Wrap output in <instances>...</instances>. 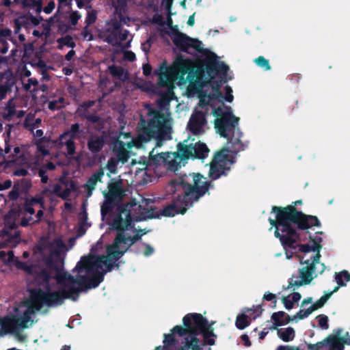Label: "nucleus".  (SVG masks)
I'll return each instance as SVG.
<instances>
[{
  "mask_svg": "<svg viewBox=\"0 0 350 350\" xmlns=\"http://www.w3.org/2000/svg\"><path fill=\"white\" fill-rule=\"evenodd\" d=\"M85 131L81 129L79 123L71 124L69 129L66 130L59 136L61 145H64L66 150V156L72 157L76 153V144L75 139H80L85 137Z\"/></svg>",
  "mask_w": 350,
  "mask_h": 350,
  "instance_id": "obj_11",
  "label": "nucleus"
},
{
  "mask_svg": "<svg viewBox=\"0 0 350 350\" xmlns=\"http://www.w3.org/2000/svg\"><path fill=\"white\" fill-rule=\"evenodd\" d=\"M110 74L120 80L125 81L128 79V72L121 67L114 64L108 67Z\"/></svg>",
  "mask_w": 350,
  "mask_h": 350,
  "instance_id": "obj_34",
  "label": "nucleus"
},
{
  "mask_svg": "<svg viewBox=\"0 0 350 350\" xmlns=\"http://www.w3.org/2000/svg\"><path fill=\"white\" fill-rule=\"evenodd\" d=\"M220 88H218V86H217V88H212V92L208 95V98L210 100H217L219 98H223L224 96L220 90Z\"/></svg>",
  "mask_w": 350,
  "mask_h": 350,
  "instance_id": "obj_53",
  "label": "nucleus"
},
{
  "mask_svg": "<svg viewBox=\"0 0 350 350\" xmlns=\"http://www.w3.org/2000/svg\"><path fill=\"white\" fill-rule=\"evenodd\" d=\"M4 227L2 230L12 232L17 228L15 219L12 218V212L10 211L4 216Z\"/></svg>",
  "mask_w": 350,
  "mask_h": 350,
  "instance_id": "obj_38",
  "label": "nucleus"
},
{
  "mask_svg": "<svg viewBox=\"0 0 350 350\" xmlns=\"http://www.w3.org/2000/svg\"><path fill=\"white\" fill-rule=\"evenodd\" d=\"M230 170L229 166H225L221 164V161L219 162L215 161L213 159V162L211 165L210 170H209V177L211 178L212 180H209L211 182L214 186V187L212 189H213L215 188V185L213 183V180H217L219 178H220L221 176H226L228 174V172ZM204 181H207L206 180V178H204L202 176V178L200 180L201 183H204ZM211 189H210L208 191H210ZM206 194V193H205ZM207 194L209 195V191L207 192Z\"/></svg>",
  "mask_w": 350,
  "mask_h": 350,
  "instance_id": "obj_17",
  "label": "nucleus"
},
{
  "mask_svg": "<svg viewBox=\"0 0 350 350\" xmlns=\"http://www.w3.org/2000/svg\"><path fill=\"white\" fill-rule=\"evenodd\" d=\"M173 31L174 36L172 38V41L176 46L181 51L189 53V49L190 48H192L196 51L202 53L208 51L207 49L202 48V42L199 40L190 38L185 33L180 32L177 29L175 30L173 29Z\"/></svg>",
  "mask_w": 350,
  "mask_h": 350,
  "instance_id": "obj_12",
  "label": "nucleus"
},
{
  "mask_svg": "<svg viewBox=\"0 0 350 350\" xmlns=\"http://www.w3.org/2000/svg\"><path fill=\"white\" fill-rule=\"evenodd\" d=\"M302 231L305 232L306 234H309L310 241L312 243L313 245L316 248L315 250H317V252H320L322 248V245H321L322 238L321 237L317 236V234H323V232L322 231L316 232L315 234H317V236L312 237L309 232V229L307 230H302Z\"/></svg>",
  "mask_w": 350,
  "mask_h": 350,
  "instance_id": "obj_40",
  "label": "nucleus"
},
{
  "mask_svg": "<svg viewBox=\"0 0 350 350\" xmlns=\"http://www.w3.org/2000/svg\"><path fill=\"white\" fill-rule=\"evenodd\" d=\"M152 23L163 25L164 24L163 17L161 14H156L152 18Z\"/></svg>",
  "mask_w": 350,
  "mask_h": 350,
  "instance_id": "obj_63",
  "label": "nucleus"
},
{
  "mask_svg": "<svg viewBox=\"0 0 350 350\" xmlns=\"http://www.w3.org/2000/svg\"><path fill=\"white\" fill-rule=\"evenodd\" d=\"M133 218L131 212L125 208H122L114 217L111 226L116 230V234L111 244L106 246V255H100V256L94 259L93 258H86L84 260L87 268L89 269L93 267L100 266L103 263L107 268V271H112L114 268L119 269L120 262L119 260L127 252L139 254V250L136 249L135 243L141 240L142 234L137 233L131 237L125 233L126 230L129 227H133Z\"/></svg>",
  "mask_w": 350,
  "mask_h": 350,
  "instance_id": "obj_2",
  "label": "nucleus"
},
{
  "mask_svg": "<svg viewBox=\"0 0 350 350\" xmlns=\"http://www.w3.org/2000/svg\"><path fill=\"white\" fill-rule=\"evenodd\" d=\"M278 335L284 342H290L295 338V330L293 327H288L284 330L278 329Z\"/></svg>",
  "mask_w": 350,
  "mask_h": 350,
  "instance_id": "obj_36",
  "label": "nucleus"
},
{
  "mask_svg": "<svg viewBox=\"0 0 350 350\" xmlns=\"http://www.w3.org/2000/svg\"><path fill=\"white\" fill-rule=\"evenodd\" d=\"M188 140L183 143H179L177 146L178 151L173 152L174 159H178L180 161L183 159L189 158L204 159L209 152L207 146L200 142L187 144Z\"/></svg>",
  "mask_w": 350,
  "mask_h": 350,
  "instance_id": "obj_9",
  "label": "nucleus"
},
{
  "mask_svg": "<svg viewBox=\"0 0 350 350\" xmlns=\"http://www.w3.org/2000/svg\"><path fill=\"white\" fill-rule=\"evenodd\" d=\"M31 275L33 278V283L44 289L34 288L29 290V297L36 310H40L44 305L47 307L61 306L67 297H72V295L79 291L74 286L51 291L50 280L53 275L43 269V267L36 265Z\"/></svg>",
  "mask_w": 350,
  "mask_h": 350,
  "instance_id": "obj_6",
  "label": "nucleus"
},
{
  "mask_svg": "<svg viewBox=\"0 0 350 350\" xmlns=\"http://www.w3.org/2000/svg\"><path fill=\"white\" fill-rule=\"evenodd\" d=\"M297 247H299V251L302 252V253H308V252H317L314 246L313 245V244L312 245H309L308 243L306 244H299L297 245Z\"/></svg>",
  "mask_w": 350,
  "mask_h": 350,
  "instance_id": "obj_56",
  "label": "nucleus"
},
{
  "mask_svg": "<svg viewBox=\"0 0 350 350\" xmlns=\"http://www.w3.org/2000/svg\"><path fill=\"white\" fill-rule=\"evenodd\" d=\"M29 202L33 204V206L35 204H40L42 208H44V202L42 197H34L30 199L26 198Z\"/></svg>",
  "mask_w": 350,
  "mask_h": 350,
  "instance_id": "obj_58",
  "label": "nucleus"
},
{
  "mask_svg": "<svg viewBox=\"0 0 350 350\" xmlns=\"http://www.w3.org/2000/svg\"><path fill=\"white\" fill-rule=\"evenodd\" d=\"M106 143V137L103 135L90 134L87 141V148L93 154L100 152Z\"/></svg>",
  "mask_w": 350,
  "mask_h": 350,
  "instance_id": "obj_18",
  "label": "nucleus"
},
{
  "mask_svg": "<svg viewBox=\"0 0 350 350\" xmlns=\"http://www.w3.org/2000/svg\"><path fill=\"white\" fill-rule=\"evenodd\" d=\"M183 327L176 325L170 334H164L163 344L166 350H202L200 340L196 337L202 334L206 344L214 345L213 329L208 322L199 313H189L183 319Z\"/></svg>",
  "mask_w": 350,
  "mask_h": 350,
  "instance_id": "obj_5",
  "label": "nucleus"
},
{
  "mask_svg": "<svg viewBox=\"0 0 350 350\" xmlns=\"http://www.w3.org/2000/svg\"><path fill=\"white\" fill-rule=\"evenodd\" d=\"M120 161L115 157H111L109 159L107 163V168L111 172L116 173L117 171V165Z\"/></svg>",
  "mask_w": 350,
  "mask_h": 350,
  "instance_id": "obj_52",
  "label": "nucleus"
},
{
  "mask_svg": "<svg viewBox=\"0 0 350 350\" xmlns=\"http://www.w3.org/2000/svg\"><path fill=\"white\" fill-rule=\"evenodd\" d=\"M112 150L116 159L122 163H125L129 158V152L125 148V143L118 139L113 143Z\"/></svg>",
  "mask_w": 350,
  "mask_h": 350,
  "instance_id": "obj_22",
  "label": "nucleus"
},
{
  "mask_svg": "<svg viewBox=\"0 0 350 350\" xmlns=\"http://www.w3.org/2000/svg\"><path fill=\"white\" fill-rule=\"evenodd\" d=\"M226 94L223 98H224L227 102L231 103L233 100L234 96L232 95V90L230 86L226 85L225 87Z\"/></svg>",
  "mask_w": 350,
  "mask_h": 350,
  "instance_id": "obj_59",
  "label": "nucleus"
},
{
  "mask_svg": "<svg viewBox=\"0 0 350 350\" xmlns=\"http://www.w3.org/2000/svg\"><path fill=\"white\" fill-rule=\"evenodd\" d=\"M325 345V339L318 342L316 344H307V347L310 350H319Z\"/></svg>",
  "mask_w": 350,
  "mask_h": 350,
  "instance_id": "obj_60",
  "label": "nucleus"
},
{
  "mask_svg": "<svg viewBox=\"0 0 350 350\" xmlns=\"http://www.w3.org/2000/svg\"><path fill=\"white\" fill-rule=\"evenodd\" d=\"M239 118L235 116L223 120H215V129L222 137L228 139V144L235 152L245 150L248 146V142H242L241 138L243 133L239 128Z\"/></svg>",
  "mask_w": 350,
  "mask_h": 350,
  "instance_id": "obj_7",
  "label": "nucleus"
},
{
  "mask_svg": "<svg viewBox=\"0 0 350 350\" xmlns=\"http://www.w3.org/2000/svg\"><path fill=\"white\" fill-rule=\"evenodd\" d=\"M38 176L40 177L41 182L42 183H47L49 178L46 175V171L43 167H41L38 170Z\"/></svg>",
  "mask_w": 350,
  "mask_h": 350,
  "instance_id": "obj_61",
  "label": "nucleus"
},
{
  "mask_svg": "<svg viewBox=\"0 0 350 350\" xmlns=\"http://www.w3.org/2000/svg\"><path fill=\"white\" fill-rule=\"evenodd\" d=\"M271 319L273 321L274 326L273 328L274 329L278 326L287 324L292 321L291 317L287 315L286 313L283 311L273 313L271 315Z\"/></svg>",
  "mask_w": 350,
  "mask_h": 350,
  "instance_id": "obj_30",
  "label": "nucleus"
},
{
  "mask_svg": "<svg viewBox=\"0 0 350 350\" xmlns=\"http://www.w3.org/2000/svg\"><path fill=\"white\" fill-rule=\"evenodd\" d=\"M104 176V170L103 168L98 169L97 172L94 173L87 180L84 185V187L86 189L88 196H90L92 193L93 190L95 189L96 183L98 182H102L101 178Z\"/></svg>",
  "mask_w": 350,
  "mask_h": 350,
  "instance_id": "obj_27",
  "label": "nucleus"
},
{
  "mask_svg": "<svg viewBox=\"0 0 350 350\" xmlns=\"http://www.w3.org/2000/svg\"><path fill=\"white\" fill-rule=\"evenodd\" d=\"M107 31L109 34L106 36L105 41L113 46H120L121 43L118 40V33L109 29Z\"/></svg>",
  "mask_w": 350,
  "mask_h": 350,
  "instance_id": "obj_43",
  "label": "nucleus"
},
{
  "mask_svg": "<svg viewBox=\"0 0 350 350\" xmlns=\"http://www.w3.org/2000/svg\"><path fill=\"white\" fill-rule=\"evenodd\" d=\"M209 53L206 56L203 60L202 66L206 70L208 75L211 77L208 81L212 88H215L217 86L221 88V83L220 81H217L215 79L214 76L218 73H221L222 75L226 76L229 67L223 62H219L217 55L213 52H208Z\"/></svg>",
  "mask_w": 350,
  "mask_h": 350,
  "instance_id": "obj_10",
  "label": "nucleus"
},
{
  "mask_svg": "<svg viewBox=\"0 0 350 350\" xmlns=\"http://www.w3.org/2000/svg\"><path fill=\"white\" fill-rule=\"evenodd\" d=\"M5 79V84L0 85V100H3L10 90L12 86L14 85L13 74L10 69L2 72L0 75V81Z\"/></svg>",
  "mask_w": 350,
  "mask_h": 350,
  "instance_id": "obj_23",
  "label": "nucleus"
},
{
  "mask_svg": "<svg viewBox=\"0 0 350 350\" xmlns=\"http://www.w3.org/2000/svg\"><path fill=\"white\" fill-rule=\"evenodd\" d=\"M177 159H174L173 153H161L155 155L152 154V151L150 152V156L148 159L144 161V162L139 163V165H142L143 168H142V171L143 170H154L159 165L161 161H163L165 163H169L170 167L172 170H176L180 166V161H176Z\"/></svg>",
  "mask_w": 350,
  "mask_h": 350,
  "instance_id": "obj_13",
  "label": "nucleus"
},
{
  "mask_svg": "<svg viewBox=\"0 0 350 350\" xmlns=\"http://www.w3.org/2000/svg\"><path fill=\"white\" fill-rule=\"evenodd\" d=\"M254 63L264 70H269L271 67L269 64V60L265 58L263 56H259L254 59Z\"/></svg>",
  "mask_w": 350,
  "mask_h": 350,
  "instance_id": "obj_44",
  "label": "nucleus"
},
{
  "mask_svg": "<svg viewBox=\"0 0 350 350\" xmlns=\"http://www.w3.org/2000/svg\"><path fill=\"white\" fill-rule=\"evenodd\" d=\"M81 15L77 11L72 12L70 15V22L72 25H76L80 19Z\"/></svg>",
  "mask_w": 350,
  "mask_h": 350,
  "instance_id": "obj_62",
  "label": "nucleus"
},
{
  "mask_svg": "<svg viewBox=\"0 0 350 350\" xmlns=\"http://www.w3.org/2000/svg\"><path fill=\"white\" fill-rule=\"evenodd\" d=\"M107 187L108 191L103 192L105 199H108L109 201H116L122 196L123 190L120 180L111 181L109 183Z\"/></svg>",
  "mask_w": 350,
  "mask_h": 350,
  "instance_id": "obj_21",
  "label": "nucleus"
},
{
  "mask_svg": "<svg viewBox=\"0 0 350 350\" xmlns=\"http://www.w3.org/2000/svg\"><path fill=\"white\" fill-rule=\"evenodd\" d=\"M96 12L92 10L88 12L85 18V23L87 26H89L96 22Z\"/></svg>",
  "mask_w": 350,
  "mask_h": 350,
  "instance_id": "obj_55",
  "label": "nucleus"
},
{
  "mask_svg": "<svg viewBox=\"0 0 350 350\" xmlns=\"http://www.w3.org/2000/svg\"><path fill=\"white\" fill-rule=\"evenodd\" d=\"M335 280L338 284L333 291L329 293H325L319 299L314 302L310 307L313 311L322 308L327 301L331 297L333 293L337 292L340 287L345 286L346 282L350 281V273L347 270H342L335 273Z\"/></svg>",
  "mask_w": 350,
  "mask_h": 350,
  "instance_id": "obj_14",
  "label": "nucleus"
},
{
  "mask_svg": "<svg viewBox=\"0 0 350 350\" xmlns=\"http://www.w3.org/2000/svg\"><path fill=\"white\" fill-rule=\"evenodd\" d=\"M158 76V85L162 88L170 87L172 85L173 79L176 77V68L168 66L167 62L163 61L159 68L154 72Z\"/></svg>",
  "mask_w": 350,
  "mask_h": 350,
  "instance_id": "obj_15",
  "label": "nucleus"
},
{
  "mask_svg": "<svg viewBox=\"0 0 350 350\" xmlns=\"http://www.w3.org/2000/svg\"><path fill=\"white\" fill-rule=\"evenodd\" d=\"M206 112L195 110L191 114L187 124V129L193 135L204 133V127L207 124Z\"/></svg>",
  "mask_w": 350,
  "mask_h": 350,
  "instance_id": "obj_16",
  "label": "nucleus"
},
{
  "mask_svg": "<svg viewBox=\"0 0 350 350\" xmlns=\"http://www.w3.org/2000/svg\"><path fill=\"white\" fill-rule=\"evenodd\" d=\"M65 98L59 97L57 100H53L49 102L48 108L51 111H56L62 109L64 107Z\"/></svg>",
  "mask_w": 350,
  "mask_h": 350,
  "instance_id": "obj_42",
  "label": "nucleus"
},
{
  "mask_svg": "<svg viewBox=\"0 0 350 350\" xmlns=\"http://www.w3.org/2000/svg\"><path fill=\"white\" fill-rule=\"evenodd\" d=\"M325 345H328L330 350H344L345 345L339 339L338 336L329 334L325 338Z\"/></svg>",
  "mask_w": 350,
  "mask_h": 350,
  "instance_id": "obj_31",
  "label": "nucleus"
},
{
  "mask_svg": "<svg viewBox=\"0 0 350 350\" xmlns=\"http://www.w3.org/2000/svg\"><path fill=\"white\" fill-rule=\"evenodd\" d=\"M202 178V175L200 173L180 175L171 181V185L176 191H181V194H178L170 204L159 211H157L156 207L142 208L139 204L137 207L141 213L135 216V219L139 221L147 219L159 218L160 216L174 217L177 214H185L193 202H198L210 189L214 187L210 181L201 183Z\"/></svg>",
  "mask_w": 350,
  "mask_h": 350,
  "instance_id": "obj_1",
  "label": "nucleus"
},
{
  "mask_svg": "<svg viewBox=\"0 0 350 350\" xmlns=\"http://www.w3.org/2000/svg\"><path fill=\"white\" fill-rule=\"evenodd\" d=\"M237 153L233 151L230 145L229 148H224L220 152H218L215 154L214 159L218 162L221 161V164L230 167V165L235 162L234 157L232 154H237Z\"/></svg>",
  "mask_w": 350,
  "mask_h": 350,
  "instance_id": "obj_20",
  "label": "nucleus"
},
{
  "mask_svg": "<svg viewBox=\"0 0 350 350\" xmlns=\"http://www.w3.org/2000/svg\"><path fill=\"white\" fill-rule=\"evenodd\" d=\"M20 232L15 231L14 233L10 231L2 230L0 232V241L3 247H14L19 242Z\"/></svg>",
  "mask_w": 350,
  "mask_h": 350,
  "instance_id": "obj_24",
  "label": "nucleus"
},
{
  "mask_svg": "<svg viewBox=\"0 0 350 350\" xmlns=\"http://www.w3.org/2000/svg\"><path fill=\"white\" fill-rule=\"evenodd\" d=\"M174 94L172 90L159 94L157 100V108L147 107L148 116L150 117L146 121L141 117L137 125V135L134 139L136 146H141L152 139L157 142L159 146L163 141L172 139V128L170 124V101L173 99Z\"/></svg>",
  "mask_w": 350,
  "mask_h": 350,
  "instance_id": "obj_4",
  "label": "nucleus"
},
{
  "mask_svg": "<svg viewBox=\"0 0 350 350\" xmlns=\"http://www.w3.org/2000/svg\"><path fill=\"white\" fill-rule=\"evenodd\" d=\"M302 204V200L295 201L285 207L273 206L272 213L275 219H269L271 226H274V236L280 239L284 248L295 250L297 239H299L298 230H307L314 227L321 228L319 219L314 215H307L296 208Z\"/></svg>",
  "mask_w": 350,
  "mask_h": 350,
  "instance_id": "obj_3",
  "label": "nucleus"
},
{
  "mask_svg": "<svg viewBox=\"0 0 350 350\" xmlns=\"http://www.w3.org/2000/svg\"><path fill=\"white\" fill-rule=\"evenodd\" d=\"M33 204L29 202L27 199L25 200V203L23 205V210L25 212L30 214L31 215L35 213V210L33 208Z\"/></svg>",
  "mask_w": 350,
  "mask_h": 350,
  "instance_id": "obj_57",
  "label": "nucleus"
},
{
  "mask_svg": "<svg viewBox=\"0 0 350 350\" xmlns=\"http://www.w3.org/2000/svg\"><path fill=\"white\" fill-rule=\"evenodd\" d=\"M115 201H109L108 199H105V202L101 206L100 212L103 216L107 215L113 209V204Z\"/></svg>",
  "mask_w": 350,
  "mask_h": 350,
  "instance_id": "obj_46",
  "label": "nucleus"
},
{
  "mask_svg": "<svg viewBox=\"0 0 350 350\" xmlns=\"http://www.w3.org/2000/svg\"><path fill=\"white\" fill-rule=\"evenodd\" d=\"M67 275V272L63 271V269L61 267L57 271H55L53 274L52 279H55L57 284H63L65 288L64 289H68L70 286L68 285V283H66V278Z\"/></svg>",
  "mask_w": 350,
  "mask_h": 350,
  "instance_id": "obj_37",
  "label": "nucleus"
},
{
  "mask_svg": "<svg viewBox=\"0 0 350 350\" xmlns=\"http://www.w3.org/2000/svg\"><path fill=\"white\" fill-rule=\"evenodd\" d=\"M20 193L21 191L18 189V184H14L13 188L9 192L8 197L10 200L15 201L19 198Z\"/></svg>",
  "mask_w": 350,
  "mask_h": 350,
  "instance_id": "obj_49",
  "label": "nucleus"
},
{
  "mask_svg": "<svg viewBox=\"0 0 350 350\" xmlns=\"http://www.w3.org/2000/svg\"><path fill=\"white\" fill-rule=\"evenodd\" d=\"M313 312V310L310 306L306 310H300L296 314L293 316L292 320L294 319H304L306 317H308L312 312Z\"/></svg>",
  "mask_w": 350,
  "mask_h": 350,
  "instance_id": "obj_48",
  "label": "nucleus"
},
{
  "mask_svg": "<svg viewBox=\"0 0 350 350\" xmlns=\"http://www.w3.org/2000/svg\"><path fill=\"white\" fill-rule=\"evenodd\" d=\"M14 184H18V189L21 193L27 192L31 187L30 180L23 178L22 180L14 183Z\"/></svg>",
  "mask_w": 350,
  "mask_h": 350,
  "instance_id": "obj_47",
  "label": "nucleus"
},
{
  "mask_svg": "<svg viewBox=\"0 0 350 350\" xmlns=\"http://www.w3.org/2000/svg\"><path fill=\"white\" fill-rule=\"evenodd\" d=\"M99 256H84L82 257L81 260L77 262L76 267L72 270V272L75 271H77L81 272L85 270L87 273H92V276L87 275H81V288H77L79 291L77 294L72 295V297H67V299H70L73 301H76L79 299V295L80 292L87 291L88 289L95 288L104 280V275L107 272H111V271H107V268L105 266L103 263H100V267H95L91 269L87 268L85 264L83 262L84 260L86 258H93L96 259V258ZM76 288L75 286H74Z\"/></svg>",
  "mask_w": 350,
  "mask_h": 350,
  "instance_id": "obj_8",
  "label": "nucleus"
},
{
  "mask_svg": "<svg viewBox=\"0 0 350 350\" xmlns=\"http://www.w3.org/2000/svg\"><path fill=\"white\" fill-rule=\"evenodd\" d=\"M318 319L319 325L323 329L329 328L328 317L325 314H319L317 317Z\"/></svg>",
  "mask_w": 350,
  "mask_h": 350,
  "instance_id": "obj_54",
  "label": "nucleus"
},
{
  "mask_svg": "<svg viewBox=\"0 0 350 350\" xmlns=\"http://www.w3.org/2000/svg\"><path fill=\"white\" fill-rule=\"evenodd\" d=\"M81 275H79L77 278L67 273V275L66 278V282L70 283L72 284H77L79 286L77 288H81Z\"/></svg>",
  "mask_w": 350,
  "mask_h": 350,
  "instance_id": "obj_50",
  "label": "nucleus"
},
{
  "mask_svg": "<svg viewBox=\"0 0 350 350\" xmlns=\"http://www.w3.org/2000/svg\"><path fill=\"white\" fill-rule=\"evenodd\" d=\"M247 315L245 314L237 317L235 325L239 329H244L250 325V322L247 320Z\"/></svg>",
  "mask_w": 350,
  "mask_h": 350,
  "instance_id": "obj_41",
  "label": "nucleus"
},
{
  "mask_svg": "<svg viewBox=\"0 0 350 350\" xmlns=\"http://www.w3.org/2000/svg\"><path fill=\"white\" fill-rule=\"evenodd\" d=\"M213 115L216 117L215 120H223L228 117H232L233 113L231 111V108L229 107H226V110H224L222 107H219L214 108L213 111Z\"/></svg>",
  "mask_w": 350,
  "mask_h": 350,
  "instance_id": "obj_35",
  "label": "nucleus"
},
{
  "mask_svg": "<svg viewBox=\"0 0 350 350\" xmlns=\"http://www.w3.org/2000/svg\"><path fill=\"white\" fill-rule=\"evenodd\" d=\"M53 190L50 191L51 194L55 195L64 200H68L72 191H77L78 186L77 182L70 180L64 191H62V186L55 184L53 187Z\"/></svg>",
  "mask_w": 350,
  "mask_h": 350,
  "instance_id": "obj_19",
  "label": "nucleus"
},
{
  "mask_svg": "<svg viewBox=\"0 0 350 350\" xmlns=\"http://www.w3.org/2000/svg\"><path fill=\"white\" fill-rule=\"evenodd\" d=\"M79 116L83 120H87L88 122L92 124H100L101 118L96 113H90L88 109L85 107H81V109L78 110Z\"/></svg>",
  "mask_w": 350,
  "mask_h": 350,
  "instance_id": "obj_32",
  "label": "nucleus"
},
{
  "mask_svg": "<svg viewBox=\"0 0 350 350\" xmlns=\"http://www.w3.org/2000/svg\"><path fill=\"white\" fill-rule=\"evenodd\" d=\"M51 243L44 238H42L36 245V250L38 253L41 255H44L46 252L51 250Z\"/></svg>",
  "mask_w": 350,
  "mask_h": 350,
  "instance_id": "obj_39",
  "label": "nucleus"
},
{
  "mask_svg": "<svg viewBox=\"0 0 350 350\" xmlns=\"http://www.w3.org/2000/svg\"><path fill=\"white\" fill-rule=\"evenodd\" d=\"M35 266L33 265H28L25 262L23 261H16V267L17 269H21L26 272L27 273L31 275L33 269H35Z\"/></svg>",
  "mask_w": 350,
  "mask_h": 350,
  "instance_id": "obj_45",
  "label": "nucleus"
},
{
  "mask_svg": "<svg viewBox=\"0 0 350 350\" xmlns=\"http://www.w3.org/2000/svg\"><path fill=\"white\" fill-rule=\"evenodd\" d=\"M0 325L5 333L14 332L17 328V319L16 316H6L0 318Z\"/></svg>",
  "mask_w": 350,
  "mask_h": 350,
  "instance_id": "obj_29",
  "label": "nucleus"
},
{
  "mask_svg": "<svg viewBox=\"0 0 350 350\" xmlns=\"http://www.w3.org/2000/svg\"><path fill=\"white\" fill-rule=\"evenodd\" d=\"M176 68V76L180 75V77H183L187 73H189L191 71V66L189 59H185L183 56H179L174 65L172 66Z\"/></svg>",
  "mask_w": 350,
  "mask_h": 350,
  "instance_id": "obj_25",
  "label": "nucleus"
},
{
  "mask_svg": "<svg viewBox=\"0 0 350 350\" xmlns=\"http://www.w3.org/2000/svg\"><path fill=\"white\" fill-rule=\"evenodd\" d=\"M59 44L74 48L75 46V43L72 40V38L70 36H66L65 37L59 38L57 40Z\"/></svg>",
  "mask_w": 350,
  "mask_h": 350,
  "instance_id": "obj_51",
  "label": "nucleus"
},
{
  "mask_svg": "<svg viewBox=\"0 0 350 350\" xmlns=\"http://www.w3.org/2000/svg\"><path fill=\"white\" fill-rule=\"evenodd\" d=\"M35 311H37L34 304L29 299V303L27 306V310L24 312L23 314L17 317V327L26 329L28 328V323L31 320V315L34 313Z\"/></svg>",
  "mask_w": 350,
  "mask_h": 350,
  "instance_id": "obj_26",
  "label": "nucleus"
},
{
  "mask_svg": "<svg viewBox=\"0 0 350 350\" xmlns=\"http://www.w3.org/2000/svg\"><path fill=\"white\" fill-rule=\"evenodd\" d=\"M275 350H301L299 347H294L291 345H280Z\"/></svg>",
  "mask_w": 350,
  "mask_h": 350,
  "instance_id": "obj_64",
  "label": "nucleus"
},
{
  "mask_svg": "<svg viewBox=\"0 0 350 350\" xmlns=\"http://www.w3.org/2000/svg\"><path fill=\"white\" fill-rule=\"evenodd\" d=\"M45 267H43L48 272H51L53 275L55 271H57L61 267L59 265L57 260H55L52 256V253L44 258Z\"/></svg>",
  "mask_w": 350,
  "mask_h": 350,
  "instance_id": "obj_33",
  "label": "nucleus"
},
{
  "mask_svg": "<svg viewBox=\"0 0 350 350\" xmlns=\"http://www.w3.org/2000/svg\"><path fill=\"white\" fill-rule=\"evenodd\" d=\"M301 263L308 265V266L299 269V277L305 284H308L313 280L312 273L315 270L314 265L309 264V260H306L304 262L301 260Z\"/></svg>",
  "mask_w": 350,
  "mask_h": 350,
  "instance_id": "obj_28",
  "label": "nucleus"
}]
</instances>
